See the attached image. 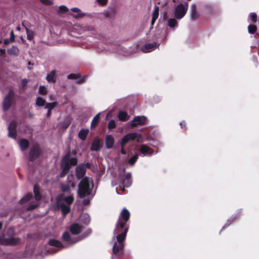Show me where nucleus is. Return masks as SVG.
<instances>
[{"mask_svg":"<svg viewBox=\"0 0 259 259\" xmlns=\"http://www.w3.org/2000/svg\"><path fill=\"white\" fill-rule=\"evenodd\" d=\"M188 8V3L184 2L179 4L175 8V17L177 19H182L186 14Z\"/></svg>","mask_w":259,"mask_h":259,"instance_id":"20e7f679","label":"nucleus"},{"mask_svg":"<svg viewBox=\"0 0 259 259\" xmlns=\"http://www.w3.org/2000/svg\"><path fill=\"white\" fill-rule=\"evenodd\" d=\"M90 221L91 218L88 213H82L79 218V222L85 226L88 225L90 224Z\"/></svg>","mask_w":259,"mask_h":259,"instance_id":"a211bd4d","label":"nucleus"},{"mask_svg":"<svg viewBox=\"0 0 259 259\" xmlns=\"http://www.w3.org/2000/svg\"><path fill=\"white\" fill-rule=\"evenodd\" d=\"M17 29L18 30H20V27L19 26L17 27Z\"/></svg>","mask_w":259,"mask_h":259,"instance_id":"69168bd1","label":"nucleus"},{"mask_svg":"<svg viewBox=\"0 0 259 259\" xmlns=\"http://www.w3.org/2000/svg\"><path fill=\"white\" fill-rule=\"evenodd\" d=\"M2 224L1 223H0V229L2 228Z\"/></svg>","mask_w":259,"mask_h":259,"instance_id":"338daca9","label":"nucleus"},{"mask_svg":"<svg viewBox=\"0 0 259 259\" xmlns=\"http://www.w3.org/2000/svg\"><path fill=\"white\" fill-rule=\"evenodd\" d=\"M87 78V77L85 76H84L83 77H80L79 78H78L77 77L76 81L78 83H82L84 82Z\"/></svg>","mask_w":259,"mask_h":259,"instance_id":"a18cd8bd","label":"nucleus"},{"mask_svg":"<svg viewBox=\"0 0 259 259\" xmlns=\"http://www.w3.org/2000/svg\"><path fill=\"white\" fill-rule=\"evenodd\" d=\"M10 55H17L18 53L19 50L16 46H13L11 49L8 50Z\"/></svg>","mask_w":259,"mask_h":259,"instance_id":"473e14b6","label":"nucleus"},{"mask_svg":"<svg viewBox=\"0 0 259 259\" xmlns=\"http://www.w3.org/2000/svg\"><path fill=\"white\" fill-rule=\"evenodd\" d=\"M116 127L115 121L114 120H111L109 121L108 124V128L112 130Z\"/></svg>","mask_w":259,"mask_h":259,"instance_id":"a19ab883","label":"nucleus"},{"mask_svg":"<svg viewBox=\"0 0 259 259\" xmlns=\"http://www.w3.org/2000/svg\"><path fill=\"white\" fill-rule=\"evenodd\" d=\"M84 227L78 223L73 224L70 227V231L73 235L78 234L83 230Z\"/></svg>","mask_w":259,"mask_h":259,"instance_id":"2eb2a0df","label":"nucleus"},{"mask_svg":"<svg viewBox=\"0 0 259 259\" xmlns=\"http://www.w3.org/2000/svg\"><path fill=\"white\" fill-rule=\"evenodd\" d=\"M22 88H24L27 85V83L28 82V80L27 79H23L22 80Z\"/></svg>","mask_w":259,"mask_h":259,"instance_id":"8fccbe9b","label":"nucleus"},{"mask_svg":"<svg viewBox=\"0 0 259 259\" xmlns=\"http://www.w3.org/2000/svg\"><path fill=\"white\" fill-rule=\"evenodd\" d=\"M38 206L37 204H31L27 208L28 210H31L35 209Z\"/></svg>","mask_w":259,"mask_h":259,"instance_id":"de8ad7c7","label":"nucleus"},{"mask_svg":"<svg viewBox=\"0 0 259 259\" xmlns=\"http://www.w3.org/2000/svg\"><path fill=\"white\" fill-rule=\"evenodd\" d=\"M21 39H22V41H23V42H24V40L22 38H21Z\"/></svg>","mask_w":259,"mask_h":259,"instance_id":"774afa93","label":"nucleus"},{"mask_svg":"<svg viewBox=\"0 0 259 259\" xmlns=\"http://www.w3.org/2000/svg\"><path fill=\"white\" fill-rule=\"evenodd\" d=\"M120 152H121L122 154H125V153H126V152H125V151L124 150V149L123 148V147H122V148H121V149Z\"/></svg>","mask_w":259,"mask_h":259,"instance_id":"052dcab7","label":"nucleus"},{"mask_svg":"<svg viewBox=\"0 0 259 259\" xmlns=\"http://www.w3.org/2000/svg\"><path fill=\"white\" fill-rule=\"evenodd\" d=\"M41 2L47 5H51L52 4V2L49 0H41Z\"/></svg>","mask_w":259,"mask_h":259,"instance_id":"603ef678","label":"nucleus"},{"mask_svg":"<svg viewBox=\"0 0 259 259\" xmlns=\"http://www.w3.org/2000/svg\"><path fill=\"white\" fill-rule=\"evenodd\" d=\"M102 145L100 141L98 139H95L93 142L91 149L92 151H99L101 148Z\"/></svg>","mask_w":259,"mask_h":259,"instance_id":"412c9836","label":"nucleus"},{"mask_svg":"<svg viewBox=\"0 0 259 259\" xmlns=\"http://www.w3.org/2000/svg\"><path fill=\"white\" fill-rule=\"evenodd\" d=\"M5 237L7 243L11 245L16 244L19 241V240L18 238L15 237L14 236H12L9 238H7L6 237V236H5Z\"/></svg>","mask_w":259,"mask_h":259,"instance_id":"393cba45","label":"nucleus"},{"mask_svg":"<svg viewBox=\"0 0 259 259\" xmlns=\"http://www.w3.org/2000/svg\"><path fill=\"white\" fill-rule=\"evenodd\" d=\"M100 115V113H98L93 118L92 123H91V127H95L98 123L99 120Z\"/></svg>","mask_w":259,"mask_h":259,"instance_id":"2f4dec72","label":"nucleus"},{"mask_svg":"<svg viewBox=\"0 0 259 259\" xmlns=\"http://www.w3.org/2000/svg\"><path fill=\"white\" fill-rule=\"evenodd\" d=\"M77 163V160L76 158L73 157L70 158V155L69 157V167L70 165H75Z\"/></svg>","mask_w":259,"mask_h":259,"instance_id":"4c0bfd02","label":"nucleus"},{"mask_svg":"<svg viewBox=\"0 0 259 259\" xmlns=\"http://www.w3.org/2000/svg\"><path fill=\"white\" fill-rule=\"evenodd\" d=\"M51 110L48 111V113H47L48 115L50 116L51 115Z\"/></svg>","mask_w":259,"mask_h":259,"instance_id":"680f3d73","label":"nucleus"},{"mask_svg":"<svg viewBox=\"0 0 259 259\" xmlns=\"http://www.w3.org/2000/svg\"><path fill=\"white\" fill-rule=\"evenodd\" d=\"M63 199L67 204H69L73 202V197L72 195H69L67 197H64Z\"/></svg>","mask_w":259,"mask_h":259,"instance_id":"58836bf2","label":"nucleus"},{"mask_svg":"<svg viewBox=\"0 0 259 259\" xmlns=\"http://www.w3.org/2000/svg\"><path fill=\"white\" fill-rule=\"evenodd\" d=\"M118 118L119 120L125 121L128 119L129 116L128 115L127 112L123 111H120L118 113Z\"/></svg>","mask_w":259,"mask_h":259,"instance_id":"b1692460","label":"nucleus"},{"mask_svg":"<svg viewBox=\"0 0 259 259\" xmlns=\"http://www.w3.org/2000/svg\"><path fill=\"white\" fill-rule=\"evenodd\" d=\"M86 172V166L84 165H79L76 167V177L80 179L83 177Z\"/></svg>","mask_w":259,"mask_h":259,"instance_id":"4468645a","label":"nucleus"},{"mask_svg":"<svg viewBox=\"0 0 259 259\" xmlns=\"http://www.w3.org/2000/svg\"><path fill=\"white\" fill-rule=\"evenodd\" d=\"M140 152L143 156H150L157 153V151H154L152 148L145 144L141 146Z\"/></svg>","mask_w":259,"mask_h":259,"instance_id":"1a4fd4ad","label":"nucleus"},{"mask_svg":"<svg viewBox=\"0 0 259 259\" xmlns=\"http://www.w3.org/2000/svg\"><path fill=\"white\" fill-rule=\"evenodd\" d=\"M107 1L108 0H97V2L101 4V5H105L107 2Z\"/></svg>","mask_w":259,"mask_h":259,"instance_id":"09e8293b","label":"nucleus"},{"mask_svg":"<svg viewBox=\"0 0 259 259\" xmlns=\"http://www.w3.org/2000/svg\"><path fill=\"white\" fill-rule=\"evenodd\" d=\"M168 25L170 28H174L178 26V23L176 19L174 18H169L167 20Z\"/></svg>","mask_w":259,"mask_h":259,"instance_id":"c756f323","label":"nucleus"},{"mask_svg":"<svg viewBox=\"0 0 259 259\" xmlns=\"http://www.w3.org/2000/svg\"><path fill=\"white\" fill-rule=\"evenodd\" d=\"M46 79L49 82L55 83L56 80V71L52 70L48 73L47 75Z\"/></svg>","mask_w":259,"mask_h":259,"instance_id":"5701e85b","label":"nucleus"},{"mask_svg":"<svg viewBox=\"0 0 259 259\" xmlns=\"http://www.w3.org/2000/svg\"><path fill=\"white\" fill-rule=\"evenodd\" d=\"M235 218H236V217H234L233 216H232L231 218H230L228 220V222H229L231 221H233Z\"/></svg>","mask_w":259,"mask_h":259,"instance_id":"bf43d9fd","label":"nucleus"},{"mask_svg":"<svg viewBox=\"0 0 259 259\" xmlns=\"http://www.w3.org/2000/svg\"><path fill=\"white\" fill-rule=\"evenodd\" d=\"M253 59H254V60L255 61H257V57H253Z\"/></svg>","mask_w":259,"mask_h":259,"instance_id":"e2e57ef3","label":"nucleus"},{"mask_svg":"<svg viewBox=\"0 0 259 259\" xmlns=\"http://www.w3.org/2000/svg\"><path fill=\"white\" fill-rule=\"evenodd\" d=\"M10 40H11V41H14L15 35H14V34L13 30H12L11 31V36H10Z\"/></svg>","mask_w":259,"mask_h":259,"instance_id":"3c124183","label":"nucleus"},{"mask_svg":"<svg viewBox=\"0 0 259 259\" xmlns=\"http://www.w3.org/2000/svg\"><path fill=\"white\" fill-rule=\"evenodd\" d=\"M71 11L74 13V14H72V16L74 18H81L85 15V13H82L81 10L78 8H72L71 9Z\"/></svg>","mask_w":259,"mask_h":259,"instance_id":"aec40b11","label":"nucleus"},{"mask_svg":"<svg viewBox=\"0 0 259 259\" xmlns=\"http://www.w3.org/2000/svg\"><path fill=\"white\" fill-rule=\"evenodd\" d=\"M9 232H10L11 233H13V229H10Z\"/></svg>","mask_w":259,"mask_h":259,"instance_id":"0e129e2a","label":"nucleus"},{"mask_svg":"<svg viewBox=\"0 0 259 259\" xmlns=\"http://www.w3.org/2000/svg\"><path fill=\"white\" fill-rule=\"evenodd\" d=\"M10 42H12L11 40H10V38H6V39H5L4 40V43L5 45H8Z\"/></svg>","mask_w":259,"mask_h":259,"instance_id":"5fc2aeb1","label":"nucleus"},{"mask_svg":"<svg viewBox=\"0 0 259 259\" xmlns=\"http://www.w3.org/2000/svg\"><path fill=\"white\" fill-rule=\"evenodd\" d=\"M68 184H70L71 186L74 188L75 187V184L73 183V180L74 179V177L72 175L68 176L67 177ZM61 190L63 192H68L70 190V187L69 184H62L61 185Z\"/></svg>","mask_w":259,"mask_h":259,"instance_id":"ddd939ff","label":"nucleus"},{"mask_svg":"<svg viewBox=\"0 0 259 259\" xmlns=\"http://www.w3.org/2000/svg\"><path fill=\"white\" fill-rule=\"evenodd\" d=\"M48 92L47 89L44 85H41L39 88V93L42 95H46Z\"/></svg>","mask_w":259,"mask_h":259,"instance_id":"ea45409f","label":"nucleus"},{"mask_svg":"<svg viewBox=\"0 0 259 259\" xmlns=\"http://www.w3.org/2000/svg\"><path fill=\"white\" fill-rule=\"evenodd\" d=\"M90 203V200L89 199H84L83 201V203L84 205H88Z\"/></svg>","mask_w":259,"mask_h":259,"instance_id":"4d7b16f0","label":"nucleus"},{"mask_svg":"<svg viewBox=\"0 0 259 259\" xmlns=\"http://www.w3.org/2000/svg\"><path fill=\"white\" fill-rule=\"evenodd\" d=\"M57 250L54 249H50L48 250V253L52 254L57 252Z\"/></svg>","mask_w":259,"mask_h":259,"instance_id":"864d4df0","label":"nucleus"},{"mask_svg":"<svg viewBox=\"0 0 259 259\" xmlns=\"http://www.w3.org/2000/svg\"><path fill=\"white\" fill-rule=\"evenodd\" d=\"M14 95V92L10 91L8 95H7L3 102V109L4 111H7L11 105V99Z\"/></svg>","mask_w":259,"mask_h":259,"instance_id":"9b49d317","label":"nucleus"},{"mask_svg":"<svg viewBox=\"0 0 259 259\" xmlns=\"http://www.w3.org/2000/svg\"><path fill=\"white\" fill-rule=\"evenodd\" d=\"M16 127L15 121H12L8 126V136L14 139H16L17 137Z\"/></svg>","mask_w":259,"mask_h":259,"instance_id":"f8f14e48","label":"nucleus"},{"mask_svg":"<svg viewBox=\"0 0 259 259\" xmlns=\"http://www.w3.org/2000/svg\"><path fill=\"white\" fill-rule=\"evenodd\" d=\"M115 140L111 135H107L105 138L106 147L107 149H111L113 147Z\"/></svg>","mask_w":259,"mask_h":259,"instance_id":"6ab92c4d","label":"nucleus"},{"mask_svg":"<svg viewBox=\"0 0 259 259\" xmlns=\"http://www.w3.org/2000/svg\"><path fill=\"white\" fill-rule=\"evenodd\" d=\"M77 75L75 74H70L67 76V78L69 79H77Z\"/></svg>","mask_w":259,"mask_h":259,"instance_id":"49530a36","label":"nucleus"},{"mask_svg":"<svg viewBox=\"0 0 259 259\" xmlns=\"http://www.w3.org/2000/svg\"><path fill=\"white\" fill-rule=\"evenodd\" d=\"M180 125L181 126V127L182 128H185V126H186V124H185V122L183 121V122H181L180 123Z\"/></svg>","mask_w":259,"mask_h":259,"instance_id":"6e6d98bb","label":"nucleus"},{"mask_svg":"<svg viewBox=\"0 0 259 259\" xmlns=\"http://www.w3.org/2000/svg\"><path fill=\"white\" fill-rule=\"evenodd\" d=\"M142 136L136 133H131L126 135L122 138L120 142V145L121 147H123L130 141L137 139V141L139 142Z\"/></svg>","mask_w":259,"mask_h":259,"instance_id":"39448f33","label":"nucleus"},{"mask_svg":"<svg viewBox=\"0 0 259 259\" xmlns=\"http://www.w3.org/2000/svg\"><path fill=\"white\" fill-rule=\"evenodd\" d=\"M138 154H135L134 156H133L131 158L128 160V163L131 165H133L135 162H136L138 158Z\"/></svg>","mask_w":259,"mask_h":259,"instance_id":"f704fd0d","label":"nucleus"},{"mask_svg":"<svg viewBox=\"0 0 259 259\" xmlns=\"http://www.w3.org/2000/svg\"><path fill=\"white\" fill-rule=\"evenodd\" d=\"M26 32L27 34V39L29 40H32L34 35L33 31L26 28Z\"/></svg>","mask_w":259,"mask_h":259,"instance_id":"7c9ffc66","label":"nucleus"},{"mask_svg":"<svg viewBox=\"0 0 259 259\" xmlns=\"http://www.w3.org/2000/svg\"><path fill=\"white\" fill-rule=\"evenodd\" d=\"M19 146L22 150L27 149L29 146V142L26 139H21L19 142Z\"/></svg>","mask_w":259,"mask_h":259,"instance_id":"a878e982","label":"nucleus"},{"mask_svg":"<svg viewBox=\"0 0 259 259\" xmlns=\"http://www.w3.org/2000/svg\"><path fill=\"white\" fill-rule=\"evenodd\" d=\"M157 47V44L156 42L148 43L145 44L141 50L144 53H149L154 50Z\"/></svg>","mask_w":259,"mask_h":259,"instance_id":"f3484780","label":"nucleus"},{"mask_svg":"<svg viewBox=\"0 0 259 259\" xmlns=\"http://www.w3.org/2000/svg\"><path fill=\"white\" fill-rule=\"evenodd\" d=\"M32 198V196L31 194H27L25 196H24L23 198H22L21 200H20L19 203L20 204H23L25 203L30 201V200Z\"/></svg>","mask_w":259,"mask_h":259,"instance_id":"c85d7f7f","label":"nucleus"},{"mask_svg":"<svg viewBox=\"0 0 259 259\" xmlns=\"http://www.w3.org/2000/svg\"><path fill=\"white\" fill-rule=\"evenodd\" d=\"M33 192H34V194L35 200H37V201L39 200L40 199V198H41V196H40V194L39 193V188L37 186H34V187H33Z\"/></svg>","mask_w":259,"mask_h":259,"instance_id":"cd10ccee","label":"nucleus"},{"mask_svg":"<svg viewBox=\"0 0 259 259\" xmlns=\"http://www.w3.org/2000/svg\"><path fill=\"white\" fill-rule=\"evenodd\" d=\"M159 7L158 6H156L155 7L154 12L159 14Z\"/></svg>","mask_w":259,"mask_h":259,"instance_id":"13d9d810","label":"nucleus"},{"mask_svg":"<svg viewBox=\"0 0 259 259\" xmlns=\"http://www.w3.org/2000/svg\"><path fill=\"white\" fill-rule=\"evenodd\" d=\"M250 16L253 22L255 23L257 21V15L255 13H251Z\"/></svg>","mask_w":259,"mask_h":259,"instance_id":"37998d69","label":"nucleus"},{"mask_svg":"<svg viewBox=\"0 0 259 259\" xmlns=\"http://www.w3.org/2000/svg\"><path fill=\"white\" fill-rule=\"evenodd\" d=\"M89 130L88 129H81L78 133V137L82 140H84L88 135Z\"/></svg>","mask_w":259,"mask_h":259,"instance_id":"bb28decb","label":"nucleus"},{"mask_svg":"<svg viewBox=\"0 0 259 259\" xmlns=\"http://www.w3.org/2000/svg\"><path fill=\"white\" fill-rule=\"evenodd\" d=\"M158 15H159L158 13L153 12V14H152V21H151L152 25H153L155 20L158 18Z\"/></svg>","mask_w":259,"mask_h":259,"instance_id":"79ce46f5","label":"nucleus"},{"mask_svg":"<svg viewBox=\"0 0 259 259\" xmlns=\"http://www.w3.org/2000/svg\"><path fill=\"white\" fill-rule=\"evenodd\" d=\"M199 14L197 11L196 5L192 4L190 6V18L192 21H195L199 17Z\"/></svg>","mask_w":259,"mask_h":259,"instance_id":"dca6fc26","label":"nucleus"},{"mask_svg":"<svg viewBox=\"0 0 259 259\" xmlns=\"http://www.w3.org/2000/svg\"><path fill=\"white\" fill-rule=\"evenodd\" d=\"M46 101L44 99L40 97H38L36 99V104L38 106H43L45 105Z\"/></svg>","mask_w":259,"mask_h":259,"instance_id":"72a5a7b5","label":"nucleus"},{"mask_svg":"<svg viewBox=\"0 0 259 259\" xmlns=\"http://www.w3.org/2000/svg\"><path fill=\"white\" fill-rule=\"evenodd\" d=\"M57 105L56 102L47 103L45 105V108L48 110H52Z\"/></svg>","mask_w":259,"mask_h":259,"instance_id":"c9c22d12","label":"nucleus"},{"mask_svg":"<svg viewBox=\"0 0 259 259\" xmlns=\"http://www.w3.org/2000/svg\"><path fill=\"white\" fill-rule=\"evenodd\" d=\"M92 230L90 228H88L85 230V232L81 234V237L77 239H74L72 238L68 232H64L62 235V239L64 242L68 244V245L66 246L62 245L60 241L55 239L50 240L49 243L51 246H55L60 248H66L88 237L92 233Z\"/></svg>","mask_w":259,"mask_h":259,"instance_id":"f03ea898","label":"nucleus"},{"mask_svg":"<svg viewBox=\"0 0 259 259\" xmlns=\"http://www.w3.org/2000/svg\"><path fill=\"white\" fill-rule=\"evenodd\" d=\"M146 121V117L144 116H137L134 118L131 121L132 127H136L138 125H142L145 123Z\"/></svg>","mask_w":259,"mask_h":259,"instance_id":"9d476101","label":"nucleus"},{"mask_svg":"<svg viewBox=\"0 0 259 259\" xmlns=\"http://www.w3.org/2000/svg\"><path fill=\"white\" fill-rule=\"evenodd\" d=\"M59 9H60V11L61 12H62L63 13H66V12H68L69 10L68 8L64 5H62V6H60Z\"/></svg>","mask_w":259,"mask_h":259,"instance_id":"c03bdc74","label":"nucleus"},{"mask_svg":"<svg viewBox=\"0 0 259 259\" xmlns=\"http://www.w3.org/2000/svg\"><path fill=\"white\" fill-rule=\"evenodd\" d=\"M70 153H66L61 160V167L63 171L60 174V177H64L69 169V157Z\"/></svg>","mask_w":259,"mask_h":259,"instance_id":"0eeeda50","label":"nucleus"},{"mask_svg":"<svg viewBox=\"0 0 259 259\" xmlns=\"http://www.w3.org/2000/svg\"><path fill=\"white\" fill-rule=\"evenodd\" d=\"M130 217L129 211L125 208H123L119 214L113 232V238L116 235L117 242L113 246V255L112 256V259H114L116 256H119L123 253L124 240L128 229L126 223L128 221Z\"/></svg>","mask_w":259,"mask_h":259,"instance_id":"f257e3e1","label":"nucleus"},{"mask_svg":"<svg viewBox=\"0 0 259 259\" xmlns=\"http://www.w3.org/2000/svg\"><path fill=\"white\" fill-rule=\"evenodd\" d=\"M93 187V180L88 177H85L80 182L78 185V195L80 198H83L91 194Z\"/></svg>","mask_w":259,"mask_h":259,"instance_id":"7ed1b4c3","label":"nucleus"},{"mask_svg":"<svg viewBox=\"0 0 259 259\" xmlns=\"http://www.w3.org/2000/svg\"><path fill=\"white\" fill-rule=\"evenodd\" d=\"M131 174L130 173H127L124 176L120 177L119 180L121 184L119 185V189L120 190L124 191L125 187L128 188L131 186Z\"/></svg>","mask_w":259,"mask_h":259,"instance_id":"423d86ee","label":"nucleus"},{"mask_svg":"<svg viewBox=\"0 0 259 259\" xmlns=\"http://www.w3.org/2000/svg\"><path fill=\"white\" fill-rule=\"evenodd\" d=\"M57 205L58 206H60L61 208V210L64 216H65L67 213H69L70 210V208L69 206L65 204H61L60 200H57Z\"/></svg>","mask_w":259,"mask_h":259,"instance_id":"4be33fe9","label":"nucleus"},{"mask_svg":"<svg viewBox=\"0 0 259 259\" xmlns=\"http://www.w3.org/2000/svg\"><path fill=\"white\" fill-rule=\"evenodd\" d=\"M256 29V26L253 25H249L248 27V32L251 34L254 33Z\"/></svg>","mask_w":259,"mask_h":259,"instance_id":"e433bc0d","label":"nucleus"},{"mask_svg":"<svg viewBox=\"0 0 259 259\" xmlns=\"http://www.w3.org/2000/svg\"><path fill=\"white\" fill-rule=\"evenodd\" d=\"M41 153V151L40 147L38 145H33L31 148L29 155V159L30 161H33L38 158Z\"/></svg>","mask_w":259,"mask_h":259,"instance_id":"6e6552de","label":"nucleus"}]
</instances>
